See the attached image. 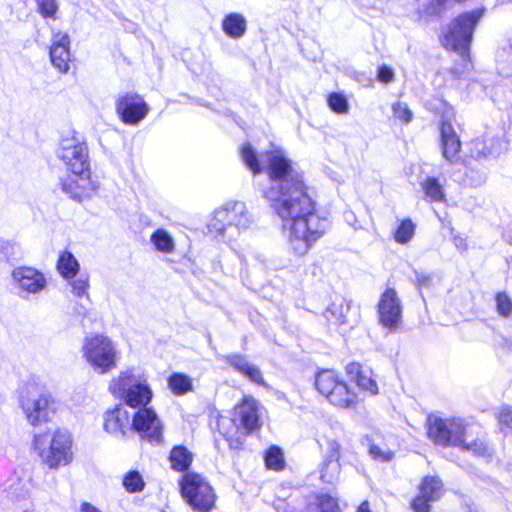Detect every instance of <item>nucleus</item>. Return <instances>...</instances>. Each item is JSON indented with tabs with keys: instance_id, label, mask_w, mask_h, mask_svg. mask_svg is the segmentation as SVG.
<instances>
[{
	"instance_id": "obj_1",
	"label": "nucleus",
	"mask_w": 512,
	"mask_h": 512,
	"mask_svg": "<svg viewBox=\"0 0 512 512\" xmlns=\"http://www.w3.org/2000/svg\"><path fill=\"white\" fill-rule=\"evenodd\" d=\"M245 165L254 173L262 171V162L268 163L267 174L271 185L264 191V197L271 202L277 215L288 230L290 251L303 256L326 232L328 222L315 213V204L307 194L302 175L281 150L261 154V160L250 146L240 150Z\"/></svg>"
},
{
	"instance_id": "obj_2",
	"label": "nucleus",
	"mask_w": 512,
	"mask_h": 512,
	"mask_svg": "<svg viewBox=\"0 0 512 512\" xmlns=\"http://www.w3.org/2000/svg\"><path fill=\"white\" fill-rule=\"evenodd\" d=\"M466 427L460 419H428V437L438 445L459 446L477 456H490L488 447L480 440L466 443Z\"/></svg>"
},
{
	"instance_id": "obj_3",
	"label": "nucleus",
	"mask_w": 512,
	"mask_h": 512,
	"mask_svg": "<svg viewBox=\"0 0 512 512\" xmlns=\"http://www.w3.org/2000/svg\"><path fill=\"white\" fill-rule=\"evenodd\" d=\"M108 389L133 408L146 407L153 396L147 377L134 367L120 371L110 380Z\"/></svg>"
},
{
	"instance_id": "obj_4",
	"label": "nucleus",
	"mask_w": 512,
	"mask_h": 512,
	"mask_svg": "<svg viewBox=\"0 0 512 512\" xmlns=\"http://www.w3.org/2000/svg\"><path fill=\"white\" fill-rule=\"evenodd\" d=\"M33 446L41 462L52 470L68 466L74 459L72 437L64 430L58 429L52 434H36Z\"/></svg>"
},
{
	"instance_id": "obj_5",
	"label": "nucleus",
	"mask_w": 512,
	"mask_h": 512,
	"mask_svg": "<svg viewBox=\"0 0 512 512\" xmlns=\"http://www.w3.org/2000/svg\"><path fill=\"white\" fill-rule=\"evenodd\" d=\"M81 353L89 367L100 375L107 374L115 369L120 359L117 344L103 334L85 337Z\"/></svg>"
},
{
	"instance_id": "obj_6",
	"label": "nucleus",
	"mask_w": 512,
	"mask_h": 512,
	"mask_svg": "<svg viewBox=\"0 0 512 512\" xmlns=\"http://www.w3.org/2000/svg\"><path fill=\"white\" fill-rule=\"evenodd\" d=\"M252 223L253 218L245 203L235 201L228 202L215 211L209 229L216 235L225 237L230 241L240 232L248 229Z\"/></svg>"
},
{
	"instance_id": "obj_7",
	"label": "nucleus",
	"mask_w": 512,
	"mask_h": 512,
	"mask_svg": "<svg viewBox=\"0 0 512 512\" xmlns=\"http://www.w3.org/2000/svg\"><path fill=\"white\" fill-rule=\"evenodd\" d=\"M260 424V405L256 399L250 396L243 398L242 402L235 407L234 419L221 417L218 421L219 431L227 438L232 439L235 432L243 430L248 434L259 429Z\"/></svg>"
},
{
	"instance_id": "obj_8",
	"label": "nucleus",
	"mask_w": 512,
	"mask_h": 512,
	"mask_svg": "<svg viewBox=\"0 0 512 512\" xmlns=\"http://www.w3.org/2000/svg\"><path fill=\"white\" fill-rule=\"evenodd\" d=\"M180 491L185 501L198 512H208L215 505L213 488L201 474L186 473L180 481Z\"/></svg>"
},
{
	"instance_id": "obj_9",
	"label": "nucleus",
	"mask_w": 512,
	"mask_h": 512,
	"mask_svg": "<svg viewBox=\"0 0 512 512\" xmlns=\"http://www.w3.org/2000/svg\"><path fill=\"white\" fill-rule=\"evenodd\" d=\"M481 17L479 11L464 13L454 19L443 36L442 43L463 58L468 56L473 30Z\"/></svg>"
},
{
	"instance_id": "obj_10",
	"label": "nucleus",
	"mask_w": 512,
	"mask_h": 512,
	"mask_svg": "<svg viewBox=\"0 0 512 512\" xmlns=\"http://www.w3.org/2000/svg\"><path fill=\"white\" fill-rule=\"evenodd\" d=\"M315 386L329 403L339 408H351L357 404V396L332 370H323L316 375Z\"/></svg>"
},
{
	"instance_id": "obj_11",
	"label": "nucleus",
	"mask_w": 512,
	"mask_h": 512,
	"mask_svg": "<svg viewBox=\"0 0 512 512\" xmlns=\"http://www.w3.org/2000/svg\"><path fill=\"white\" fill-rule=\"evenodd\" d=\"M20 406L28 423L33 426L48 422L56 410L52 396L37 391L33 385H28L23 390Z\"/></svg>"
},
{
	"instance_id": "obj_12",
	"label": "nucleus",
	"mask_w": 512,
	"mask_h": 512,
	"mask_svg": "<svg viewBox=\"0 0 512 512\" xmlns=\"http://www.w3.org/2000/svg\"><path fill=\"white\" fill-rule=\"evenodd\" d=\"M58 156L73 174L81 177L88 176V150L84 143L76 138L63 139L58 150Z\"/></svg>"
},
{
	"instance_id": "obj_13",
	"label": "nucleus",
	"mask_w": 512,
	"mask_h": 512,
	"mask_svg": "<svg viewBox=\"0 0 512 512\" xmlns=\"http://www.w3.org/2000/svg\"><path fill=\"white\" fill-rule=\"evenodd\" d=\"M11 284L22 298L38 294L47 287L45 275L30 266H19L11 272Z\"/></svg>"
},
{
	"instance_id": "obj_14",
	"label": "nucleus",
	"mask_w": 512,
	"mask_h": 512,
	"mask_svg": "<svg viewBox=\"0 0 512 512\" xmlns=\"http://www.w3.org/2000/svg\"><path fill=\"white\" fill-rule=\"evenodd\" d=\"M402 304L398 293L394 288H387L380 296L378 302L379 323L395 331L402 323Z\"/></svg>"
},
{
	"instance_id": "obj_15",
	"label": "nucleus",
	"mask_w": 512,
	"mask_h": 512,
	"mask_svg": "<svg viewBox=\"0 0 512 512\" xmlns=\"http://www.w3.org/2000/svg\"><path fill=\"white\" fill-rule=\"evenodd\" d=\"M132 427L142 439L155 443L162 441V423L151 408L140 409L133 417Z\"/></svg>"
},
{
	"instance_id": "obj_16",
	"label": "nucleus",
	"mask_w": 512,
	"mask_h": 512,
	"mask_svg": "<svg viewBox=\"0 0 512 512\" xmlns=\"http://www.w3.org/2000/svg\"><path fill=\"white\" fill-rule=\"evenodd\" d=\"M116 111L124 123L135 125L146 117L149 107L139 95L124 94L116 101Z\"/></svg>"
},
{
	"instance_id": "obj_17",
	"label": "nucleus",
	"mask_w": 512,
	"mask_h": 512,
	"mask_svg": "<svg viewBox=\"0 0 512 512\" xmlns=\"http://www.w3.org/2000/svg\"><path fill=\"white\" fill-rule=\"evenodd\" d=\"M49 56L52 66L60 73L66 74L70 69V37L67 33L57 32L51 38Z\"/></svg>"
},
{
	"instance_id": "obj_18",
	"label": "nucleus",
	"mask_w": 512,
	"mask_h": 512,
	"mask_svg": "<svg viewBox=\"0 0 512 512\" xmlns=\"http://www.w3.org/2000/svg\"><path fill=\"white\" fill-rule=\"evenodd\" d=\"M442 494L443 484L440 479L435 476H427L423 479L419 494L412 501L411 508L414 512H429L430 503L439 500Z\"/></svg>"
},
{
	"instance_id": "obj_19",
	"label": "nucleus",
	"mask_w": 512,
	"mask_h": 512,
	"mask_svg": "<svg viewBox=\"0 0 512 512\" xmlns=\"http://www.w3.org/2000/svg\"><path fill=\"white\" fill-rule=\"evenodd\" d=\"M442 155L446 161L456 164L460 160L461 141L453 126L442 122L440 126Z\"/></svg>"
},
{
	"instance_id": "obj_20",
	"label": "nucleus",
	"mask_w": 512,
	"mask_h": 512,
	"mask_svg": "<svg viewBox=\"0 0 512 512\" xmlns=\"http://www.w3.org/2000/svg\"><path fill=\"white\" fill-rule=\"evenodd\" d=\"M129 424L128 412L122 407H115L104 414V429L115 436L125 435V428Z\"/></svg>"
},
{
	"instance_id": "obj_21",
	"label": "nucleus",
	"mask_w": 512,
	"mask_h": 512,
	"mask_svg": "<svg viewBox=\"0 0 512 512\" xmlns=\"http://www.w3.org/2000/svg\"><path fill=\"white\" fill-rule=\"evenodd\" d=\"M224 360L252 382L258 385L266 386L260 369L257 366L249 363L244 356L239 354H232L225 356Z\"/></svg>"
},
{
	"instance_id": "obj_22",
	"label": "nucleus",
	"mask_w": 512,
	"mask_h": 512,
	"mask_svg": "<svg viewBox=\"0 0 512 512\" xmlns=\"http://www.w3.org/2000/svg\"><path fill=\"white\" fill-rule=\"evenodd\" d=\"M328 450L327 461L321 469V478L327 483H332L340 472V464L338 462L340 457V444L338 441H328Z\"/></svg>"
},
{
	"instance_id": "obj_23",
	"label": "nucleus",
	"mask_w": 512,
	"mask_h": 512,
	"mask_svg": "<svg viewBox=\"0 0 512 512\" xmlns=\"http://www.w3.org/2000/svg\"><path fill=\"white\" fill-rule=\"evenodd\" d=\"M349 311L350 302L337 296L325 310L324 316L331 325L339 327L347 322Z\"/></svg>"
},
{
	"instance_id": "obj_24",
	"label": "nucleus",
	"mask_w": 512,
	"mask_h": 512,
	"mask_svg": "<svg viewBox=\"0 0 512 512\" xmlns=\"http://www.w3.org/2000/svg\"><path fill=\"white\" fill-rule=\"evenodd\" d=\"M223 31L232 38H240L246 31V20L238 13L227 15L222 23Z\"/></svg>"
},
{
	"instance_id": "obj_25",
	"label": "nucleus",
	"mask_w": 512,
	"mask_h": 512,
	"mask_svg": "<svg viewBox=\"0 0 512 512\" xmlns=\"http://www.w3.org/2000/svg\"><path fill=\"white\" fill-rule=\"evenodd\" d=\"M79 267L80 265L78 260L71 252L63 251L60 253L57 262V269L64 278H74L79 271Z\"/></svg>"
},
{
	"instance_id": "obj_26",
	"label": "nucleus",
	"mask_w": 512,
	"mask_h": 512,
	"mask_svg": "<svg viewBox=\"0 0 512 512\" xmlns=\"http://www.w3.org/2000/svg\"><path fill=\"white\" fill-rule=\"evenodd\" d=\"M169 460L172 469L181 472L190 467L193 455L186 447L175 446L170 452Z\"/></svg>"
},
{
	"instance_id": "obj_27",
	"label": "nucleus",
	"mask_w": 512,
	"mask_h": 512,
	"mask_svg": "<svg viewBox=\"0 0 512 512\" xmlns=\"http://www.w3.org/2000/svg\"><path fill=\"white\" fill-rule=\"evenodd\" d=\"M421 187L425 196L433 202H442L445 200V193L439 180L434 177H427L421 182Z\"/></svg>"
},
{
	"instance_id": "obj_28",
	"label": "nucleus",
	"mask_w": 512,
	"mask_h": 512,
	"mask_svg": "<svg viewBox=\"0 0 512 512\" xmlns=\"http://www.w3.org/2000/svg\"><path fill=\"white\" fill-rule=\"evenodd\" d=\"M151 242L155 248L164 253L174 251L175 244L173 238L164 229H158L151 235Z\"/></svg>"
},
{
	"instance_id": "obj_29",
	"label": "nucleus",
	"mask_w": 512,
	"mask_h": 512,
	"mask_svg": "<svg viewBox=\"0 0 512 512\" xmlns=\"http://www.w3.org/2000/svg\"><path fill=\"white\" fill-rule=\"evenodd\" d=\"M168 383L170 389L177 395L185 394L192 389L191 379L181 373L172 374Z\"/></svg>"
},
{
	"instance_id": "obj_30",
	"label": "nucleus",
	"mask_w": 512,
	"mask_h": 512,
	"mask_svg": "<svg viewBox=\"0 0 512 512\" xmlns=\"http://www.w3.org/2000/svg\"><path fill=\"white\" fill-rule=\"evenodd\" d=\"M415 233V225L411 219H405L401 222L394 233V239L397 243L405 244L409 242Z\"/></svg>"
},
{
	"instance_id": "obj_31",
	"label": "nucleus",
	"mask_w": 512,
	"mask_h": 512,
	"mask_svg": "<svg viewBox=\"0 0 512 512\" xmlns=\"http://www.w3.org/2000/svg\"><path fill=\"white\" fill-rule=\"evenodd\" d=\"M497 62L500 65V73L506 76L512 74V45L504 47L498 52Z\"/></svg>"
},
{
	"instance_id": "obj_32",
	"label": "nucleus",
	"mask_w": 512,
	"mask_h": 512,
	"mask_svg": "<svg viewBox=\"0 0 512 512\" xmlns=\"http://www.w3.org/2000/svg\"><path fill=\"white\" fill-rule=\"evenodd\" d=\"M265 463L269 469L281 470L284 467V457L280 448L271 447L265 456Z\"/></svg>"
},
{
	"instance_id": "obj_33",
	"label": "nucleus",
	"mask_w": 512,
	"mask_h": 512,
	"mask_svg": "<svg viewBox=\"0 0 512 512\" xmlns=\"http://www.w3.org/2000/svg\"><path fill=\"white\" fill-rule=\"evenodd\" d=\"M329 107L338 114H346L349 111V104L346 97L339 93H332L328 97Z\"/></svg>"
},
{
	"instance_id": "obj_34",
	"label": "nucleus",
	"mask_w": 512,
	"mask_h": 512,
	"mask_svg": "<svg viewBox=\"0 0 512 512\" xmlns=\"http://www.w3.org/2000/svg\"><path fill=\"white\" fill-rule=\"evenodd\" d=\"M123 485L128 492L133 493L141 491L144 487V482L138 472L131 471L124 477Z\"/></svg>"
},
{
	"instance_id": "obj_35",
	"label": "nucleus",
	"mask_w": 512,
	"mask_h": 512,
	"mask_svg": "<svg viewBox=\"0 0 512 512\" xmlns=\"http://www.w3.org/2000/svg\"><path fill=\"white\" fill-rule=\"evenodd\" d=\"M497 312L504 317H509L512 314V300L505 292L497 293L495 297Z\"/></svg>"
},
{
	"instance_id": "obj_36",
	"label": "nucleus",
	"mask_w": 512,
	"mask_h": 512,
	"mask_svg": "<svg viewBox=\"0 0 512 512\" xmlns=\"http://www.w3.org/2000/svg\"><path fill=\"white\" fill-rule=\"evenodd\" d=\"M316 505L321 512H339L340 508L335 498L327 494H320L316 497Z\"/></svg>"
},
{
	"instance_id": "obj_37",
	"label": "nucleus",
	"mask_w": 512,
	"mask_h": 512,
	"mask_svg": "<svg viewBox=\"0 0 512 512\" xmlns=\"http://www.w3.org/2000/svg\"><path fill=\"white\" fill-rule=\"evenodd\" d=\"M500 430L507 434L512 431V408L509 406L501 407L497 415Z\"/></svg>"
},
{
	"instance_id": "obj_38",
	"label": "nucleus",
	"mask_w": 512,
	"mask_h": 512,
	"mask_svg": "<svg viewBox=\"0 0 512 512\" xmlns=\"http://www.w3.org/2000/svg\"><path fill=\"white\" fill-rule=\"evenodd\" d=\"M369 455L376 461L389 462L392 460L394 453L386 447L371 444L369 446Z\"/></svg>"
},
{
	"instance_id": "obj_39",
	"label": "nucleus",
	"mask_w": 512,
	"mask_h": 512,
	"mask_svg": "<svg viewBox=\"0 0 512 512\" xmlns=\"http://www.w3.org/2000/svg\"><path fill=\"white\" fill-rule=\"evenodd\" d=\"M38 5L39 13L45 18H55L58 10L56 0H35Z\"/></svg>"
},
{
	"instance_id": "obj_40",
	"label": "nucleus",
	"mask_w": 512,
	"mask_h": 512,
	"mask_svg": "<svg viewBox=\"0 0 512 512\" xmlns=\"http://www.w3.org/2000/svg\"><path fill=\"white\" fill-rule=\"evenodd\" d=\"M357 386L365 391L370 392L372 395L378 393V387L374 379L367 372H363L356 380Z\"/></svg>"
},
{
	"instance_id": "obj_41",
	"label": "nucleus",
	"mask_w": 512,
	"mask_h": 512,
	"mask_svg": "<svg viewBox=\"0 0 512 512\" xmlns=\"http://www.w3.org/2000/svg\"><path fill=\"white\" fill-rule=\"evenodd\" d=\"M19 254V247L9 241L0 243V258L5 261L16 259Z\"/></svg>"
},
{
	"instance_id": "obj_42",
	"label": "nucleus",
	"mask_w": 512,
	"mask_h": 512,
	"mask_svg": "<svg viewBox=\"0 0 512 512\" xmlns=\"http://www.w3.org/2000/svg\"><path fill=\"white\" fill-rule=\"evenodd\" d=\"M395 118L404 123H409L412 119V112L405 103L397 102L392 107Z\"/></svg>"
},
{
	"instance_id": "obj_43",
	"label": "nucleus",
	"mask_w": 512,
	"mask_h": 512,
	"mask_svg": "<svg viewBox=\"0 0 512 512\" xmlns=\"http://www.w3.org/2000/svg\"><path fill=\"white\" fill-rule=\"evenodd\" d=\"M71 286H72L73 293L76 296L81 297V296L87 294V290L89 288V282L86 277H79L78 279L71 282Z\"/></svg>"
},
{
	"instance_id": "obj_44",
	"label": "nucleus",
	"mask_w": 512,
	"mask_h": 512,
	"mask_svg": "<svg viewBox=\"0 0 512 512\" xmlns=\"http://www.w3.org/2000/svg\"><path fill=\"white\" fill-rule=\"evenodd\" d=\"M8 493L12 497V499L21 500L28 496L29 490L25 488L19 481L9 488Z\"/></svg>"
},
{
	"instance_id": "obj_45",
	"label": "nucleus",
	"mask_w": 512,
	"mask_h": 512,
	"mask_svg": "<svg viewBox=\"0 0 512 512\" xmlns=\"http://www.w3.org/2000/svg\"><path fill=\"white\" fill-rule=\"evenodd\" d=\"M394 79L393 70L385 65L378 69V80L383 83H390Z\"/></svg>"
},
{
	"instance_id": "obj_46",
	"label": "nucleus",
	"mask_w": 512,
	"mask_h": 512,
	"mask_svg": "<svg viewBox=\"0 0 512 512\" xmlns=\"http://www.w3.org/2000/svg\"><path fill=\"white\" fill-rule=\"evenodd\" d=\"M346 373L350 377L351 380L355 381L360 377V375L364 372L361 369V366L357 363H349L346 368Z\"/></svg>"
},
{
	"instance_id": "obj_47",
	"label": "nucleus",
	"mask_w": 512,
	"mask_h": 512,
	"mask_svg": "<svg viewBox=\"0 0 512 512\" xmlns=\"http://www.w3.org/2000/svg\"><path fill=\"white\" fill-rule=\"evenodd\" d=\"M415 281L419 287H429L431 285V276L424 272H415Z\"/></svg>"
},
{
	"instance_id": "obj_48",
	"label": "nucleus",
	"mask_w": 512,
	"mask_h": 512,
	"mask_svg": "<svg viewBox=\"0 0 512 512\" xmlns=\"http://www.w3.org/2000/svg\"><path fill=\"white\" fill-rule=\"evenodd\" d=\"M80 512H101L96 506L88 502H83L80 505Z\"/></svg>"
},
{
	"instance_id": "obj_49",
	"label": "nucleus",
	"mask_w": 512,
	"mask_h": 512,
	"mask_svg": "<svg viewBox=\"0 0 512 512\" xmlns=\"http://www.w3.org/2000/svg\"><path fill=\"white\" fill-rule=\"evenodd\" d=\"M480 145H483V144H482L481 142H476V143H475V150H474V153H476V154H477V156H487V155H489V154H490V151L486 152V151H484V150H480V149H478V146H480Z\"/></svg>"
},
{
	"instance_id": "obj_50",
	"label": "nucleus",
	"mask_w": 512,
	"mask_h": 512,
	"mask_svg": "<svg viewBox=\"0 0 512 512\" xmlns=\"http://www.w3.org/2000/svg\"><path fill=\"white\" fill-rule=\"evenodd\" d=\"M454 242H455V245L457 246V248H459V249H463V250H465V249H466V247H467V245H466V243H465L464 239H462V238L456 237V238L454 239Z\"/></svg>"
},
{
	"instance_id": "obj_51",
	"label": "nucleus",
	"mask_w": 512,
	"mask_h": 512,
	"mask_svg": "<svg viewBox=\"0 0 512 512\" xmlns=\"http://www.w3.org/2000/svg\"><path fill=\"white\" fill-rule=\"evenodd\" d=\"M357 512H371L369 510V503L364 501L358 508Z\"/></svg>"
},
{
	"instance_id": "obj_52",
	"label": "nucleus",
	"mask_w": 512,
	"mask_h": 512,
	"mask_svg": "<svg viewBox=\"0 0 512 512\" xmlns=\"http://www.w3.org/2000/svg\"><path fill=\"white\" fill-rule=\"evenodd\" d=\"M484 179H485V177H484V176H481V177L479 178V181H480V182H482Z\"/></svg>"
},
{
	"instance_id": "obj_53",
	"label": "nucleus",
	"mask_w": 512,
	"mask_h": 512,
	"mask_svg": "<svg viewBox=\"0 0 512 512\" xmlns=\"http://www.w3.org/2000/svg\"><path fill=\"white\" fill-rule=\"evenodd\" d=\"M67 187H66V184H63V190H66Z\"/></svg>"
},
{
	"instance_id": "obj_54",
	"label": "nucleus",
	"mask_w": 512,
	"mask_h": 512,
	"mask_svg": "<svg viewBox=\"0 0 512 512\" xmlns=\"http://www.w3.org/2000/svg\"><path fill=\"white\" fill-rule=\"evenodd\" d=\"M509 348H512V343H511V344H509Z\"/></svg>"
}]
</instances>
